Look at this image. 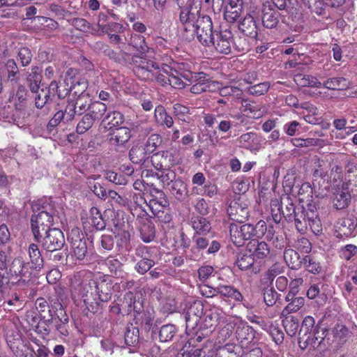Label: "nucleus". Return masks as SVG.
<instances>
[{"label": "nucleus", "instance_id": "f257e3e1", "mask_svg": "<svg viewBox=\"0 0 357 357\" xmlns=\"http://www.w3.org/2000/svg\"><path fill=\"white\" fill-rule=\"evenodd\" d=\"M134 73L140 79L155 81L161 86L170 85L174 89H182L189 85L182 79V75L186 72L181 73L166 64L160 68L153 61L142 60L141 63L134 68Z\"/></svg>", "mask_w": 357, "mask_h": 357}, {"label": "nucleus", "instance_id": "f03ea898", "mask_svg": "<svg viewBox=\"0 0 357 357\" xmlns=\"http://www.w3.org/2000/svg\"><path fill=\"white\" fill-rule=\"evenodd\" d=\"M33 215L31 218V229L34 238L39 241L43 232L50 229V227L56 224L59 218L50 199H41L32 205Z\"/></svg>", "mask_w": 357, "mask_h": 357}, {"label": "nucleus", "instance_id": "7ed1b4c3", "mask_svg": "<svg viewBox=\"0 0 357 357\" xmlns=\"http://www.w3.org/2000/svg\"><path fill=\"white\" fill-rule=\"evenodd\" d=\"M200 7L192 6L190 3L183 7L181 10L179 20L180 27L182 31V37L186 40H191L195 38L196 27L198 22L202 18L199 15Z\"/></svg>", "mask_w": 357, "mask_h": 357}, {"label": "nucleus", "instance_id": "20e7f679", "mask_svg": "<svg viewBox=\"0 0 357 357\" xmlns=\"http://www.w3.org/2000/svg\"><path fill=\"white\" fill-rule=\"evenodd\" d=\"M91 274L78 273L72 280L74 291L86 305L95 303V289L97 281L91 279Z\"/></svg>", "mask_w": 357, "mask_h": 357}, {"label": "nucleus", "instance_id": "39448f33", "mask_svg": "<svg viewBox=\"0 0 357 357\" xmlns=\"http://www.w3.org/2000/svg\"><path fill=\"white\" fill-rule=\"evenodd\" d=\"M75 73L73 69H69L66 72L63 83L59 84L62 86L57 91L59 98L66 97L69 93L77 96H85L84 92L87 88V81L82 77H73Z\"/></svg>", "mask_w": 357, "mask_h": 357}, {"label": "nucleus", "instance_id": "423d86ee", "mask_svg": "<svg viewBox=\"0 0 357 357\" xmlns=\"http://www.w3.org/2000/svg\"><path fill=\"white\" fill-rule=\"evenodd\" d=\"M8 278L15 280L18 286L24 287L29 284L31 280V271L29 263L24 262L22 258L17 257L13 260L10 266Z\"/></svg>", "mask_w": 357, "mask_h": 357}, {"label": "nucleus", "instance_id": "0eeeda50", "mask_svg": "<svg viewBox=\"0 0 357 357\" xmlns=\"http://www.w3.org/2000/svg\"><path fill=\"white\" fill-rule=\"evenodd\" d=\"M68 240L70 242L73 256L77 260H83L87 253L86 241L84 234L78 228H74L69 233Z\"/></svg>", "mask_w": 357, "mask_h": 357}, {"label": "nucleus", "instance_id": "6e6552de", "mask_svg": "<svg viewBox=\"0 0 357 357\" xmlns=\"http://www.w3.org/2000/svg\"><path fill=\"white\" fill-rule=\"evenodd\" d=\"M195 36L205 46H210L215 35L213 31V23L208 16H202L196 27Z\"/></svg>", "mask_w": 357, "mask_h": 357}, {"label": "nucleus", "instance_id": "1a4fd4ad", "mask_svg": "<svg viewBox=\"0 0 357 357\" xmlns=\"http://www.w3.org/2000/svg\"><path fill=\"white\" fill-rule=\"evenodd\" d=\"M46 236L43 241V247L48 252H54L61 250L64 243L65 238L61 229L52 228L43 232Z\"/></svg>", "mask_w": 357, "mask_h": 357}, {"label": "nucleus", "instance_id": "9d476101", "mask_svg": "<svg viewBox=\"0 0 357 357\" xmlns=\"http://www.w3.org/2000/svg\"><path fill=\"white\" fill-rule=\"evenodd\" d=\"M229 218L238 222H243L249 215L247 204L240 198L232 200L227 208Z\"/></svg>", "mask_w": 357, "mask_h": 357}, {"label": "nucleus", "instance_id": "9b49d317", "mask_svg": "<svg viewBox=\"0 0 357 357\" xmlns=\"http://www.w3.org/2000/svg\"><path fill=\"white\" fill-rule=\"evenodd\" d=\"M232 43V33L229 30L225 29L215 33L211 45H213L217 52L227 54L231 52Z\"/></svg>", "mask_w": 357, "mask_h": 357}, {"label": "nucleus", "instance_id": "f8f14e48", "mask_svg": "<svg viewBox=\"0 0 357 357\" xmlns=\"http://www.w3.org/2000/svg\"><path fill=\"white\" fill-rule=\"evenodd\" d=\"M351 201L349 184L343 183L333 192L332 202L336 209H343L348 206Z\"/></svg>", "mask_w": 357, "mask_h": 357}, {"label": "nucleus", "instance_id": "ddd939ff", "mask_svg": "<svg viewBox=\"0 0 357 357\" xmlns=\"http://www.w3.org/2000/svg\"><path fill=\"white\" fill-rule=\"evenodd\" d=\"M315 320L311 316H307L304 318L299 331V342L312 344L314 340H317L316 337V328L314 327Z\"/></svg>", "mask_w": 357, "mask_h": 357}, {"label": "nucleus", "instance_id": "4468645a", "mask_svg": "<svg viewBox=\"0 0 357 357\" xmlns=\"http://www.w3.org/2000/svg\"><path fill=\"white\" fill-rule=\"evenodd\" d=\"M237 142L242 148L249 150L252 153L258 152L261 148L262 139L256 132H249L242 134Z\"/></svg>", "mask_w": 357, "mask_h": 357}, {"label": "nucleus", "instance_id": "2eb2a0df", "mask_svg": "<svg viewBox=\"0 0 357 357\" xmlns=\"http://www.w3.org/2000/svg\"><path fill=\"white\" fill-rule=\"evenodd\" d=\"M280 13L271 2H266L262 6V23L268 29H273L279 22Z\"/></svg>", "mask_w": 357, "mask_h": 357}, {"label": "nucleus", "instance_id": "dca6fc26", "mask_svg": "<svg viewBox=\"0 0 357 357\" xmlns=\"http://www.w3.org/2000/svg\"><path fill=\"white\" fill-rule=\"evenodd\" d=\"M61 86V84H59L56 82H52L48 88L41 89L35 96L36 107L42 108L47 102L51 101L55 95L57 96V91Z\"/></svg>", "mask_w": 357, "mask_h": 357}, {"label": "nucleus", "instance_id": "f3484780", "mask_svg": "<svg viewBox=\"0 0 357 357\" xmlns=\"http://www.w3.org/2000/svg\"><path fill=\"white\" fill-rule=\"evenodd\" d=\"M182 77L189 84L196 83L202 86H208V87L214 89V91L219 89V83L211 80L210 77L203 72H186Z\"/></svg>", "mask_w": 357, "mask_h": 357}, {"label": "nucleus", "instance_id": "a211bd4d", "mask_svg": "<svg viewBox=\"0 0 357 357\" xmlns=\"http://www.w3.org/2000/svg\"><path fill=\"white\" fill-rule=\"evenodd\" d=\"M357 227V218L353 215L342 218L337 222L336 232L340 236H350L353 234Z\"/></svg>", "mask_w": 357, "mask_h": 357}, {"label": "nucleus", "instance_id": "6ab92c4d", "mask_svg": "<svg viewBox=\"0 0 357 357\" xmlns=\"http://www.w3.org/2000/svg\"><path fill=\"white\" fill-rule=\"evenodd\" d=\"M130 44L141 54L140 61L139 65L141 63L142 60L146 59L150 61L146 57L152 58L153 50V49L148 47L145 42L144 38L142 36L138 34H134L131 36Z\"/></svg>", "mask_w": 357, "mask_h": 357}, {"label": "nucleus", "instance_id": "aec40b11", "mask_svg": "<svg viewBox=\"0 0 357 357\" xmlns=\"http://www.w3.org/2000/svg\"><path fill=\"white\" fill-rule=\"evenodd\" d=\"M131 137L130 130L127 127H119L109 134L108 140L112 145L121 146L125 144Z\"/></svg>", "mask_w": 357, "mask_h": 357}, {"label": "nucleus", "instance_id": "412c9836", "mask_svg": "<svg viewBox=\"0 0 357 357\" xmlns=\"http://www.w3.org/2000/svg\"><path fill=\"white\" fill-rule=\"evenodd\" d=\"M247 248L254 258L258 259H265L270 253V248L264 241L252 240L248 243Z\"/></svg>", "mask_w": 357, "mask_h": 357}, {"label": "nucleus", "instance_id": "4be33fe9", "mask_svg": "<svg viewBox=\"0 0 357 357\" xmlns=\"http://www.w3.org/2000/svg\"><path fill=\"white\" fill-rule=\"evenodd\" d=\"M111 283L106 280L97 281L95 289V303L106 302L111 298Z\"/></svg>", "mask_w": 357, "mask_h": 357}, {"label": "nucleus", "instance_id": "5701e85b", "mask_svg": "<svg viewBox=\"0 0 357 357\" xmlns=\"http://www.w3.org/2000/svg\"><path fill=\"white\" fill-rule=\"evenodd\" d=\"M149 154L150 153L146 151L143 144H137L131 148L129 152V158L134 164H140L142 162L145 167H148L146 163L149 162L147 155Z\"/></svg>", "mask_w": 357, "mask_h": 357}, {"label": "nucleus", "instance_id": "b1692460", "mask_svg": "<svg viewBox=\"0 0 357 357\" xmlns=\"http://www.w3.org/2000/svg\"><path fill=\"white\" fill-rule=\"evenodd\" d=\"M242 10V3L240 0H229L225 8L224 17L229 23H234L240 17Z\"/></svg>", "mask_w": 357, "mask_h": 357}, {"label": "nucleus", "instance_id": "393cba45", "mask_svg": "<svg viewBox=\"0 0 357 357\" xmlns=\"http://www.w3.org/2000/svg\"><path fill=\"white\" fill-rule=\"evenodd\" d=\"M218 295L227 298L229 301L241 302L243 301L241 293L231 285L220 284L217 287Z\"/></svg>", "mask_w": 357, "mask_h": 357}, {"label": "nucleus", "instance_id": "a878e982", "mask_svg": "<svg viewBox=\"0 0 357 357\" xmlns=\"http://www.w3.org/2000/svg\"><path fill=\"white\" fill-rule=\"evenodd\" d=\"M242 106L246 115L253 119H259L266 113V108L256 102H251L247 100H242Z\"/></svg>", "mask_w": 357, "mask_h": 357}, {"label": "nucleus", "instance_id": "bb28decb", "mask_svg": "<svg viewBox=\"0 0 357 357\" xmlns=\"http://www.w3.org/2000/svg\"><path fill=\"white\" fill-rule=\"evenodd\" d=\"M236 265L241 270H248L252 267L253 271L257 273L258 267H255V258L249 252L248 248L244 252H241L236 259Z\"/></svg>", "mask_w": 357, "mask_h": 357}, {"label": "nucleus", "instance_id": "cd10ccee", "mask_svg": "<svg viewBox=\"0 0 357 357\" xmlns=\"http://www.w3.org/2000/svg\"><path fill=\"white\" fill-rule=\"evenodd\" d=\"M236 337L242 347H247L255 337L254 330L248 325L238 326L236 329Z\"/></svg>", "mask_w": 357, "mask_h": 357}, {"label": "nucleus", "instance_id": "c85d7f7f", "mask_svg": "<svg viewBox=\"0 0 357 357\" xmlns=\"http://www.w3.org/2000/svg\"><path fill=\"white\" fill-rule=\"evenodd\" d=\"M239 29L246 36L254 37L257 36V29L254 17L248 14L238 25Z\"/></svg>", "mask_w": 357, "mask_h": 357}, {"label": "nucleus", "instance_id": "c756f323", "mask_svg": "<svg viewBox=\"0 0 357 357\" xmlns=\"http://www.w3.org/2000/svg\"><path fill=\"white\" fill-rule=\"evenodd\" d=\"M294 82L301 87H314L319 89L322 83L316 77L310 75L297 74L294 76Z\"/></svg>", "mask_w": 357, "mask_h": 357}, {"label": "nucleus", "instance_id": "7c9ffc66", "mask_svg": "<svg viewBox=\"0 0 357 357\" xmlns=\"http://www.w3.org/2000/svg\"><path fill=\"white\" fill-rule=\"evenodd\" d=\"M75 103H69L66 107V112L68 114L67 120L71 121L75 114H82L86 110L88 105L83 102L84 96H77Z\"/></svg>", "mask_w": 357, "mask_h": 357}, {"label": "nucleus", "instance_id": "2f4dec72", "mask_svg": "<svg viewBox=\"0 0 357 357\" xmlns=\"http://www.w3.org/2000/svg\"><path fill=\"white\" fill-rule=\"evenodd\" d=\"M191 225L196 235L207 234L211 229V224L205 218L197 216L192 218Z\"/></svg>", "mask_w": 357, "mask_h": 357}, {"label": "nucleus", "instance_id": "473e14b6", "mask_svg": "<svg viewBox=\"0 0 357 357\" xmlns=\"http://www.w3.org/2000/svg\"><path fill=\"white\" fill-rule=\"evenodd\" d=\"M284 259L291 269L298 270L302 266V259L299 254L293 249L289 248L284 250Z\"/></svg>", "mask_w": 357, "mask_h": 357}, {"label": "nucleus", "instance_id": "72a5a7b5", "mask_svg": "<svg viewBox=\"0 0 357 357\" xmlns=\"http://www.w3.org/2000/svg\"><path fill=\"white\" fill-rule=\"evenodd\" d=\"M28 252L32 268L40 269L43 266V259L38 246L34 243L30 244L28 248Z\"/></svg>", "mask_w": 357, "mask_h": 357}, {"label": "nucleus", "instance_id": "f704fd0d", "mask_svg": "<svg viewBox=\"0 0 357 357\" xmlns=\"http://www.w3.org/2000/svg\"><path fill=\"white\" fill-rule=\"evenodd\" d=\"M282 318L283 326L288 334L291 337H294L296 335L299 327L298 319L294 316H281Z\"/></svg>", "mask_w": 357, "mask_h": 357}, {"label": "nucleus", "instance_id": "c9c22d12", "mask_svg": "<svg viewBox=\"0 0 357 357\" xmlns=\"http://www.w3.org/2000/svg\"><path fill=\"white\" fill-rule=\"evenodd\" d=\"M154 117L157 123L161 126H166L167 128H171L173 126L172 117L166 112L165 108L161 105L155 107Z\"/></svg>", "mask_w": 357, "mask_h": 357}, {"label": "nucleus", "instance_id": "e433bc0d", "mask_svg": "<svg viewBox=\"0 0 357 357\" xmlns=\"http://www.w3.org/2000/svg\"><path fill=\"white\" fill-rule=\"evenodd\" d=\"M322 85L328 89L344 90L349 86L350 82L344 77H333L328 79Z\"/></svg>", "mask_w": 357, "mask_h": 357}, {"label": "nucleus", "instance_id": "4c0bfd02", "mask_svg": "<svg viewBox=\"0 0 357 357\" xmlns=\"http://www.w3.org/2000/svg\"><path fill=\"white\" fill-rule=\"evenodd\" d=\"M100 177L99 175H92L88 178L87 183L91 190L100 199H106L107 192L106 189L99 183L94 181Z\"/></svg>", "mask_w": 357, "mask_h": 357}, {"label": "nucleus", "instance_id": "58836bf2", "mask_svg": "<svg viewBox=\"0 0 357 357\" xmlns=\"http://www.w3.org/2000/svg\"><path fill=\"white\" fill-rule=\"evenodd\" d=\"M302 266L305 270L312 274H318L321 271L320 263L312 255H305L302 259Z\"/></svg>", "mask_w": 357, "mask_h": 357}, {"label": "nucleus", "instance_id": "ea45409f", "mask_svg": "<svg viewBox=\"0 0 357 357\" xmlns=\"http://www.w3.org/2000/svg\"><path fill=\"white\" fill-rule=\"evenodd\" d=\"M170 190L174 197L178 200L183 199L186 197L188 192L186 184L181 179H176L173 181Z\"/></svg>", "mask_w": 357, "mask_h": 357}, {"label": "nucleus", "instance_id": "a19ab883", "mask_svg": "<svg viewBox=\"0 0 357 357\" xmlns=\"http://www.w3.org/2000/svg\"><path fill=\"white\" fill-rule=\"evenodd\" d=\"M89 223L98 230L103 229L105 227V223L102 218V215L96 207H92L90 210Z\"/></svg>", "mask_w": 357, "mask_h": 357}, {"label": "nucleus", "instance_id": "79ce46f5", "mask_svg": "<svg viewBox=\"0 0 357 357\" xmlns=\"http://www.w3.org/2000/svg\"><path fill=\"white\" fill-rule=\"evenodd\" d=\"M103 121L107 123L109 128H117V127L120 126L123 123L124 117L121 112L114 111L108 113L104 118Z\"/></svg>", "mask_w": 357, "mask_h": 357}, {"label": "nucleus", "instance_id": "37998d69", "mask_svg": "<svg viewBox=\"0 0 357 357\" xmlns=\"http://www.w3.org/2000/svg\"><path fill=\"white\" fill-rule=\"evenodd\" d=\"M89 114L94 121L100 119L107 110V106L105 104L96 101L91 103L89 107Z\"/></svg>", "mask_w": 357, "mask_h": 357}, {"label": "nucleus", "instance_id": "c03bdc74", "mask_svg": "<svg viewBox=\"0 0 357 357\" xmlns=\"http://www.w3.org/2000/svg\"><path fill=\"white\" fill-rule=\"evenodd\" d=\"M230 238L231 241L236 246H241L245 241L243 236L240 225L237 224H231L229 227Z\"/></svg>", "mask_w": 357, "mask_h": 357}, {"label": "nucleus", "instance_id": "a18cd8bd", "mask_svg": "<svg viewBox=\"0 0 357 357\" xmlns=\"http://www.w3.org/2000/svg\"><path fill=\"white\" fill-rule=\"evenodd\" d=\"M304 303L305 299L303 297H296L282 310L281 316H287L298 312L304 305Z\"/></svg>", "mask_w": 357, "mask_h": 357}, {"label": "nucleus", "instance_id": "49530a36", "mask_svg": "<svg viewBox=\"0 0 357 357\" xmlns=\"http://www.w3.org/2000/svg\"><path fill=\"white\" fill-rule=\"evenodd\" d=\"M335 338L341 343H344L351 337V333L347 327L342 324H337L333 328Z\"/></svg>", "mask_w": 357, "mask_h": 357}, {"label": "nucleus", "instance_id": "de8ad7c7", "mask_svg": "<svg viewBox=\"0 0 357 357\" xmlns=\"http://www.w3.org/2000/svg\"><path fill=\"white\" fill-rule=\"evenodd\" d=\"M203 310L202 305L200 302H195L189 308L185 315L186 328L189 327L190 321V316L193 315L195 317V323L198 320V318L202 315Z\"/></svg>", "mask_w": 357, "mask_h": 357}, {"label": "nucleus", "instance_id": "09e8293b", "mask_svg": "<svg viewBox=\"0 0 357 357\" xmlns=\"http://www.w3.org/2000/svg\"><path fill=\"white\" fill-rule=\"evenodd\" d=\"M139 341V330L137 328H128L125 333V342L129 347H135Z\"/></svg>", "mask_w": 357, "mask_h": 357}, {"label": "nucleus", "instance_id": "8fccbe9b", "mask_svg": "<svg viewBox=\"0 0 357 357\" xmlns=\"http://www.w3.org/2000/svg\"><path fill=\"white\" fill-rule=\"evenodd\" d=\"M176 333V328L172 324L162 326L159 331V338L162 342L171 340Z\"/></svg>", "mask_w": 357, "mask_h": 357}, {"label": "nucleus", "instance_id": "3c124183", "mask_svg": "<svg viewBox=\"0 0 357 357\" xmlns=\"http://www.w3.org/2000/svg\"><path fill=\"white\" fill-rule=\"evenodd\" d=\"M173 109L174 114L178 118V120L187 123H189L191 121V118L189 116H188L190 112L188 107L179 103H176L174 105Z\"/></svg>", "mask_w": 357, "mask_h": 357}, {"label": "nucleus", "instance_id": "603ef678", "mask_svg": "<svg viewBox=\"0 0 357 357\" xmlns=\"http://www.w3.org/2000/svg\"><path fill=\"white\" fill-rule=\"evenodd\" d=\"M94 120L88 114H86L78 123L76 131L78 134H84L89 130L93 125Z\"/></svg>", "mask_w": 357, "mask_h": 357}, {"label": "nucleus", "instance_id": "864d4df0", "mask_svg": "<svg viewBox=\"0 0 357 357\" xmlns=\"http://www.w3.org/2000/svg\"><path fill=\"white\" fill-rule=\"evenodd\" d=\"M38 70V68L33 69L32 73L28 77V81L30 82V89L36 94L40 91L39 84L41 79L40 73L37 72Z\"/></svg>", "mask_w": 357, "mask_h": 357}, {"label": "nucleus", "instance_id": "5fc2aeb1", "mask_svg": "<svg viewBox=\"0 0 357 357\" xmlns=\"http://www.w3.org/2000/svg\"><path fill=\"white\" fill-rule=\"evenodd\" d=\"M150 162L155 169L158 171L167 168V164L165 161V158H164L163 151L153 154L151 157Z\"/></svg>", "mask_w": 357, "mask_h": 357}, {"label": "nucleus", "instance_id": "6e6d98bb", "mask_svg": "<svg viewBox=\"0 0 357 357\" xmlns=\"http://www.w3.org/2000/svg\"><path fill=\"white\" fill-rule=\"evenodd\" d=\"M142 239L145 243L152 241L155 238V230L152 225L148 224L143 225L140 229Z\"/></svg>", "mask_w": 357, "mask_h": 357}, {"label": "nucleus", "instance_id": "4d7b16f0", "mask_svg": "<svg viewBox=\"0 0 357 357\" xmlns=\"http://www.w3.org/2000/svg\"><path fill=\"white\" fill-rule=\"evenodd\" d=\"M161 137L159 135L152 134L149 137L144 147L146 148V151L151 153L156 149L158 146L161 144Z\"/></svg>", "mask_w": 357, "mask_h": 357}, {"label": "nucleus", "instance_id": "13d9d810", "mask_svg": "<svg viewBox=\"0 0 357 357\" xmlns=\"http://www.w3.org/2000/svg\"><path fill=\"white\" fill-rule=\"evenodd\" d=\"M218 89H220V94L222 96H230L238 98L243 93L242 89L238 86H226Z\"/></svg>", "mask_w": 357, "mask_h": 357}, {"label": "nucleus", "instance_id": "bf43d9fd", "mask_svg": "<svg viewBox=\"0 0 357 357\" xmlns=\"http://www.w3.org/2000/svg\"><path fill=\"white\" fill-rule=\"evenodd\" d=\"M291 142L293 145L296 147H308L318 146L319 139L314 138H294Z\"/></svg>", "mask_w": 357, "mask_h": 357}, {"label": "nucleus", "instance_id": "052dcab7", "mask_svg": "<svg viewBox=\"0 0 357 357\" xmlns=\"http://www.w3.org/2000/svg\"><path fill=\"white\" fill-rule=\"evenodd\" d=\"M124 302L128 305L129 310L139 312L142 309V303L135 301V297L132 292L129 291L124 297Z\"/></svg>", "mask_w": 357, "mask_h": 357}, {"label": "nucleus", "instance_id": "680f3d73", "mask_svg": "<svg viewBox=\"0 0 357 357\" xmlns=\"http://www.w3.org/2000/svg\"><path fill=\"white\" fill-rule=\"evenodd\" d=\"M155 176L164 185H169L170 182L173 183V179L175 178V174L174 172L166 168L158 173H155Z\"/></svg>", "mask_w": 357, "mask_h": 357}, {"label": "nucleus", "instance_id": "e2e57ef3", "mask_svg": "<svg viewBox=\"0 0 357 357\" xmlns=\"http://www.w3.org/2000/svg\"><path fill=\"white\" fill-rule=\"evenodd\" d=\"M155 264L152 259L143 258L135 265V270L140 274H144Z\"/></svg>", "mask_w": 357, "mask_h": 357}, {"label": "nucleus", "instance_id": "0e129e2a", "mask_svg": "<svg viewBox=\"0 0 357 357\" xmlns=\"http://www.w3.org/2000/svg\"><path fill=\"white\" fill-rule=\"evenodd\" d=\"M341 258L345 260H350L357 255V247L356 245L349 244L341 248L340 251Z\"/></svg>", "mask_w": 357, "mask_h": 357}, {"label": "nucleus", "instance_id": "69168bd1", "mask_svg": "<svg viewBox=\"0 0 357 357\" xmlns=\"http://www.w3.org/2000/svg\"><path fill=\"white\" fill-rule=\"evenodd\" d=\"M270 87L268 82H262L248 88V92L252 95L261 96L266 93Z\"/></svg>", "mask_w": 357, "mask_h": 357}, {"label": "nucleus", "instance_id": "338daca9", "mask_svg": "<svg viewBox=\"0 0 357 357\" xmlns=\"http://www.w3.org/2000/svg\"><path fill=\"white\" fill-rule=\"evenodd\" d=\"M107 197L109 198L112 204L117 206H125L127 204V199L123 196L119 195L115 190H109L107 192Z\"/></svg>", "mask_w": 357, "mask_h": 357}, {"label": "nucleus", "instance_id": "774afa93", "mask_svg": "<svg viewBox=\"0 0 357 357\" xmlns=\"http://www.w3.org/2000/svg\"><path fill=\"white\" fill-rule=\"evenodd\" d=\"M105 264L112 274L118 275L121 271L122 264L117 259L108 257L105 261Z\"/></svg>", "mask_w": 357, "mask_h": 357}]
</instances>
